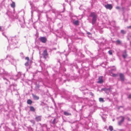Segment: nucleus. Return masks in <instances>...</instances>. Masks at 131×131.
<instances>
[{
	"label": "nucleus",
	"instance_id": "1",
	"mask_svg": "<svg viewBox=\"0 0 131 131\" xmlns=\"http://www.w3.org/2000/svg\"><path fill=\"white\" fill-rule=\"evenodd\" d=\"M58 64H59L58 67L60 68L59 70L60 73L59 74V76L62 75L61 78H59L58 79L59 80V81L63 82L64 83L67 80L69 81V78L70 77V75L69 74H68L66 75H62V72L66 71V69L64 67H60V63L59 61H58Z\"/></svg>",
	"mask_w": 131,
	"mask_h": 131
},
{
	"label": "nucleus",
	"instance_id": "2",
	"mask_svg": "<svg viewBox=\"0 0 131 131\" xmlns=\"http://www.w3.org/2000/svg\"><path fill=\"white\" fill-rule=\"evenodd\" d=\"M68 46L69 52L67 54H66L65 55L66 57L68 54L71 51L74 52L76 56L79 57L81 58H83L84 57V55L82 54L81 50H78L76 47L73 45L71 46L70 45H68Z\"/></svg>",
	"mask_w": 131,
	"mask_h": 131
},
{
	"label": "nucleus",
	"instance_id": "3",
	"mask_svg": "<svg viewBox=\"0 0 131 131\" xmlns=\"http://www.w3.org/2000/svg\"><path fill=\"white\" fill-rule=\"evenodd\" d=\"M0 75L2 76L3 78V79L5 80L9 81V79L14 80L15 79L14 78L12 73H8L7 72L5 71L3 69H2L0 68Z\"/></svg>",
	"mask_w": 131,
	"mask_h": 131
},
{
	"label": "nucleus",
	"instance_id": "4",
	"mask_svg": "<svg viewBox=\"0 0 131 131\" xmlns=\"http://www.w3.org/2000/svg\"><path fill=\"white\" fill-rule=\"evenodd\" d=\"M106 41V40H105L104 38H102L101 39H98V40L96 42L97 43H98L99 45L98 46L100 48V50L98 49V53L100 55V50L103 49V46H104V43H105Z\"/></svg>",
	"mask_w": 131,
	"mask_h": 131
},
{
	"label": "nucleus",
	"instance_id": "5",
	"mask_svg": "<svg viewBox=\"0 0 131 131\" xmlns=\"http://www.w3.org/2000/svg\"><path fill=\"white\" fill-rule=\"evenodd\" d=\"M89 17H92L91 23L93 25L96 23L97 17V15L95 12H91L89 15Z\"/></svg>",
	"mask_w": 131,
	"mask_h": 131
},
{
	"label": "nucleus",
	"instance_id": "6",
	"mask_svg": "<svg viewBox=\"0 0 131 131\" xmlns=\"http://www.w3.org/2000/svg\"><path fill=\"white\" fill-rule=\"evenodd\" d=\"M9 88L11 90V92H16V93H15L16 95L18 94V90H19L17 88V85L15 83L13 84L10 85L9 87Z\"/></svg>",
	"mask_w": 131,
	"mask_h": 131
},
{
	"label": "nucleus",
	"instance_id": "7",
	"mask_svg": "<svg viewBox=\"0 0 131 131\" xmlns=\"http://www.w3.org/2000/svg\"><path fill=\"white\" fill-rule=\"evenodd\" d=\"M5 59L8 60L9 62V63H11L12 64L15 65L16 63V61L15 60L13 57L10 55H8L6 56V57Z\"/></svg>",
	"mask_w": 131,
	"mask_h": 131
},
{
	"label": "nucleus",
	"instance_id": "8",
	"mask_svg": "<svg viewBox=\"0 0 131 131\" xmlns=\"http://www.w3.org/2000/svg\"><path fill=\"white\" fill-rule=\"evenodd\" d=\"M57 35L60 37L63 36L64 39L66 38V36H67L64 31L62 30L59 31Z\"/></svg>",
	"mask_w": 131,
	"mask_h": 131
},
{
	"label": "nucleus",
	"instance_id": "9",
	"mask_svg": "<svg viewBox=\"0 0 131 131\" xmlns=\"http://www.w3.org/2000/svg\"><path fill=\"white\" fill-rule=\"evenodd\" d=\"M29 3L31 6V8L32 9V10L31 11V16H32L33 15V11H35L37 10V8L36 7L34 6L33 4L32 3L31 1H29Z\"/></svg>",
	"mask_w": 131,
	"mask_h": 131
},
{
	"label": "nucleus",
	"instance_id": "10",
	"mask_svg": "<svg viewBox=\"0 0 131 131\" xmlns=\"http://www.w3.org/2000/svg\"><path fill=\"white\" fill-rule=\"evenodd\" d=\"M18 20L20 22L19 24L21 25L25 24V19L23 15L21 17H20L18 19Z\"/></svg>",
	"mask_w": 131,
	"mask_h": 131
},
{
	"label": "nucleus",
	"instance_id": "11",
	"mask_svg": "<svg viewBox=\"0 0 131 131\" xmlns=\"http://www.w3.org/2000/svg\"><path fill=\"white\" fill-rule=\"evenodd\" d=\"M65 39H67V43H69V44L68 45H70L71 46L72 45V40L70 37L68 36H66V38Z\"/></svg>",
	"mask_w": 131,
	"mask_h": 131
},
{
	"label": "nucleus",
	"instance_id": "12",
	"mask_svg": "<svg viewBox=\"0 0 131 131\" xmlns=\"http://www.w3.org/2000/svg\"><path fill=\"white\" fill-rule=\"evenodd\" d=\"M18 39L17 38L15 37H13L11 39V42L12 44H14L16 45L18 43Z\"/></svg>",
	"mask_w": 131,
	"mask_h": 131
},
{
	"label": "nucleus",
	"instance_id": "13",
	"mask_svg": "<svg viewBox=\"0 0 131 131\" xmlns=\"http://www.w3.org/2000/svg\"><path fill=\"white\" fill-rule=\"evenodd\" d=\"M38 125L40 126V130H43V128H47V125L46 124H44L42 125L40 123H39L38 124Z\"/></svg>",
	"mask_w": 131,
	"mask_h": 131
},
{
	"label": "nucleus",
	"instance_id": "14",
	"mask_svg": "<svg viewBox=\"0 0 131 131\" xmlns=\"http://www.w3.org/2000/svg\"><path fill=\"white\" fill-rule=\"evenodd\" d=\"M42 55L44 58H45V59H46L48 55L47 50L46 49H45L43 51L42 53Z\"/></svg>",
	"mask_w": 131,
	"mask_h": 131
},
{
	"label": "nucleus",
	"instance_id": "15",
	"mask_svg": "<svg viewBox=\"0 0 131 131\" xmlns=\"http://www.w3.org/2000/svg\"><path fill=\"white\" fill-rule=\"evenodd\" d=\"M39 39L40 41L43 43H46L47 40L46 38L44 37H40L39 38Z\"/></svg>",
	"mask_w": 131,
	"mask_h": 131
},
{
	"label": "nucleus",
	"instance_id": "16",
	"mask_svg": "<svg viewBox=\"0 0 131 131\" xmlns=\"http://www.w3.org/2000/svg\"><path fill=\"white\" fill-rule=\"evenodd\" d=\"M119 118L121 119L118 122V124L119 125H121L124 122L125 118L124 117L122 116H120Z\"/></svg>",
	"mask_w": 131,
	"mask_h": 131
},
{
	"label": "nucleus",
	"instance_id": "17",
	"mask_svg": "<svg viewBox=\"0 0 131 131\" xmlns=\"http://www.w3.org/2000/svg\"><path fill=\"white\" fill-rule=\"evenodd\" d=\"M93 102L91 100H88L85 101V103L86 105H88L90 106H91Z\"/></svg>",
	"mask_w": 131,
	"mask_h": 131
},
{
	"label": "nucleus",
	"instance_id": "18",
	"mask_svg": "<svg viewBox=\"0 0 131 131\" xmlns=\"http://www.w3.org/2000/svg\"><path fill=\"white\" fill-rule=\"evenodd\" d=\"M89 63H88L83 62L81 64V65L83 68H86L87 69V70H88L89 69Z\"/></svg>",
	"mask_w": 131,
	"mask_h": 131
},
{
	"label": "nucleus",
	"instance_id": "19",
	"mask_svg": "<svg viewBox=\"0 0 131 131\" xmlns=\"http://www.w3.org/2000/svg\"><path fill=\"white\" fill-rule=\"evenodd\" d=\"M41 116H36L35 119L36 122H39L41 121Z\"/></svg>",
	"mask_w": 131,
	"mask_h": 131
},
{
	"label": "nucleus",
	"instance_id": "20",
	"mask_svg": "<svg viewBox=\"0 0 131 131\" xmlns=\"http://www.w3.org/2000/svg\"><path fill=\"white\" fill-rule=\"evenodd\" d=\"M119 76L121 81L122 82H124L125 80L124 76V74L120 73L119 74Z\"/></svg>",
	"mask_w": 131,
	"mask_h": 131
},
{
	"label": "nucleus",
	"instance_id": "21",
	"mask_svg": "<svg viewBox=\"0 0 131 131\" xmlns=\"http://www.w3.org/2000/svg\"><path fill=\"white\" fill-rule=\"evenodd\" d=\"M104 7L107 9L111 10L112 8V6L111 4H107L104 5Z\"/></svg>",
	"mask_w": 131,
	"mask_h": 131
},
{
	"label": "nucleus",
	"instance_id": "22",
	"mask_svg": "<svg viewBox=\"0 0 131 131\" xmlns=\"http://www.w3.org/2000/svg\"><path fill=\"white\" fill-rule=\"evenodd\" d=\"M103 78L102 76L99 77L98 78V81L97 82L99 83H102L103 82Z\"/></svg>",
	"mask_w": 131,
	"mask_h": 131
},
{
	"label": "nucleus",
	"instance_id": "23",
	"mask_svg": "<svg viewBox=\"0 0 131 131\" xmlns=\"http://www.w3.org/2000/svg\"><path fill=\"white\" fill-rule=\"evenodd\" d=\"M32 95L33 98L34 100H38L39 99V97L38 96L33 94H32Z\"/></svg>",
	"mask_w": 131,
	"mask_h": 131
},
{
	"label": "nucleus",
	"instance_id": "24",
	"mask_svg": "<svg viewBox=\"0 0 131 131\" xmlns=\"http://www.w3.org/2000/svg\"><path fill=\"white\" fill-rule=\"evenodd\" d=\"M16 45H15L14 44H12V43H11L9 45V47L10 48L13 49L17 47V46H16Z\"/></svg>",
	"mask_w": 131,
	"mask_h": 131
},
{
	"label": "nucleus",
	"instance_id": "25",
	"mask_svg": "<svg viewBox=\"0 0 131 131\" xmlns=\"http://www.w3.org/2000/svg\"><path fill=\"white\" fill-rule=\"evenodd\" d=\"M58 122V119L56 118H54L52 121L51 122V123L54 124L57 123Z\"/></svg>",
	"mask_w": 131,
	"mask_h": 131
},
{
	"label": "nucleus",
	"instance_id": "26",
	"mask_svg": "<svg viewBox=\"0 0 131 131\" xmlns=\"http://www.w3.org/2000/svg\"><path fill=\"white\" fill-rule=\"evenodd\" d=\"M63 114L65 116H70L71 115V114L70 113H69L67 111H64L63 112Z\"/></svg>",
	"mask_w": 131,
	"mask_h": 131
},
{
	"label": "nucleus",
	"instance_id": "27",
	"mask_svg": "<svg viewBox=\"0 0 131 131\" xmlns=\"http://www.w3.org/2000/svg\"><path fill=\"white\" fill-rule=\"evenodd\" d=\"M127 54L126 53V50H125L124 52L123 53V54L122 55V56L125 59L126 58L127 56Z\"/></svg>",
	"mask_w": 131,
	"mask_h": 131
},
{
	"label": "nucleus",
	"instance_id": "28",
	"mask_svg": "<svg viewBox=\"0 0 131 131\" xmlns=\"http://www.w3.org/2000/svg\"><path fill=\"white\" fill-rule=\"evenodd\" d=\"M73 23L75 25H79V21L78 20L73 21Z\"/></svg>",
	"mask_w": 131,
	"mask_h": 131
},
{
	"label": "nucleus",
	"instance_id": "29",
	"mask_svg": "<svg viewBox=\"0 0 131 131\" xmlns=\"http://www.w3.org/2000/svg\"><path fill=\"white\" fill-rule=\"evenodd\" d=\"M21 76V72H18V74L16 76L17 77V79L20 78Z\"/></svg>",
	"mask_w": 131,
	"mask_h": 131
},
{
	"label": "nucleus",
	"instance_id": "30",
	"mask_svg": "<svg viewBox=\"0 0 131 131\" xmlns=\"http://www.w3.org/2000/svg\"><path fill=\"white\" fill-rule=\"evenodd\" d=\"M80 89L81 91H83L86 90H87V89L85 87L83 86L81 87L80 88Z\"/></svg>",
	"mask_w": 131,
	"mask_h": 131
},
{
	"label": "nucleus",
	"instance_id": "31",
	"mask_svg": "<svg viewBox=\"0 0 131 131\" xmlns=\"http://www.w3.org/2000/svg\"><path fill=\"white\" fill-rule=\"evenodd\" d=\"M32 101L30 99H28L27 101V103L28 104L31 105L32 103Z\"/></svg>",
	"mask_w": 131,
	"mask_h": 131
},
{
	"label": "nucleus",
	"instance_id": "32",
	"mask_svg": "<svg viewBox=\"0 0 131 131\" xmlns=\"http://www.w3.org/2000/svg\"><path fill=\"white\" fill-rule=\"evenodd\" d=\"M30 110L32 112H34L35 111V109L34 107L32 106H30Z\"/></svg>",
	"mask_w": 131,
	"mask_h": 131
},
{
	"label": "nucleus",
	"instance_id": "33",
	"mask_svg": "<svg viewBox=\"0 0 131 131\" xmlns=\"http://www.w3.org/2000/svg\"><path fill=\"white\" fill-rule=\"evenodd\" d=\"M99 100L100 102L103 103L105 102V101L102 98H100L99 99Z\"/></svg>",
	"mask_w": 131,
	"mask_h": 131
},
{
	"label": "nucleus",
	"instance_id": "34",
	"mask_svg": "<svg viewBox=\"0 0 131 131\" xmlns=\"http://www.w3.org/2000/svg\"><path fill=\"white\" fill-rule=\"evenodd\" d=\"M115 42L117 45H120L121 44V41L119 40H116Z\"/></svg>",
	"mask_w": 131,
	"mask_h": 131
},
{
	"label": "nucleus",
	"instance_id": "35",
	"mask_svg": "<svg viewBox=\"0 0 131 131\" xmlns=\"http://www.w3.org/2000/svg\"><path fill=\"white\" fill-rule=\"evenodd\" d=\"M110 89H107L106 88H104L102 89V90L104 91H109Z\"/></svg>",
	"mask_w": 131,
	"mask_h": 131
},
{
	"label": "nucleus",
	"instance_id": "36",
	"mask_svg": "<svg viewBox=\"0 0 131 131\" xmlns=\"http://www.w3.org/2000/svg\"><path fill=\"white\" fill-rule=\"evenodd\" d=\"M83 70L82 69H81L78 70V72L80 74H82L83 73Z\"/></svg>",
	"mask_w": 131,
	"mask_h": 131
},
{
	"label": "nucleus",
	"instance_id": "37",
	"mask_svg": "<svg viewBox=\"0 0 131 131\" xmlns=\"http://www.w3.org/2000/svg\"><path fill=\"white\" fill-rule=\"evenodd\" d=\"M108 128L110 131H112L113 130V126H109Z\"/></svg>",
	"mask_w": 131,
	"mask_h": 131
},
{
	"label": "nucleus",
	"instance_id": "38",
	"mask_svg": "<svg viewBox=\"0 0 131 131\" xmlns=\"http://www.w3.org/2000/svg\"><path fill=\"white\" fill-rule=\"evenodd\" d=\"M13 8H14L15 7V2H13L10 5Z\"/></svg>",
	"mask_w": 131,
	"mask_h": 131
},
{
	"label": "nucleus",
	"instance_id": "39",
	"mask_svg": "<svg viewBox=\"0 0 131 131\" xmlns=\"http://www.w3.org/2000/svg\"><path fill=\"white\" fill-rule=\"evenodd\" d=\"M30 122L31 123H32L33 125H34L35 124V122L34 120H29Z\"/></svg>",
	"mask_w": 131,
	"mask_h": 131
},
{
	"label": "nucleus",
	"instance_id": "40",
	"mask_svg": "<svg viewBox=\"0 0 131 131\" xmlns=\"http://www.w3.org/2000/svg\"><path fill=\"white\" fill-rule=\"evenodd\" d=\"M46 104L44 103L43 102H41V103L40 104V106H43L46 105Z\"/></svg>",
	"mask_w": 131,
	"mask_h": 131
},
{
	"label": "nucleus",
	"instance_id": "41",
	"mask_svg": "<svg viewBox=\"0 0 131 131\" xmlns=\"http://www.w3.org/2000/svg\"><path fill=\"white\" fill-rule=\"evenodd\" d=\"M102 118L104 122H105V121L106 117L105 116H102Z\"/></svg>",
	"mask_w": 131,
	"mask_h": 131
},
{
	"label": "nucleus",
	"instance_id": "42",
	"mask_svg": "<svg viewBox=\"0 0 131 131\" xmlns=\"http://www.w3.org/2000/svg\"><path fill=\"white\" fill-rule=\"evenodd\" d=\"M121 34H125L126 33V31L123 30H121Z\"/></svg>",
	"mask_w": 131,
	"mask_h": 131
},
{
	"label": "nucleus",
	"instance_id": "43",
	"mask_svg": "<svg viewBox=\"0 0 131 131\" xmlns=\"http://www.w3.org/2000/svg\"><path fill=\"white\" fill-rule=\"evenodd\" d=\"M91 58H92V59L93 60H97V58L96 57H92L91 56Z\"/></svg>",
	"mask_w": 131,
	"mask_h": 131
},
{
	"label": "nucleus",
	"instance_id": "44",
	"mask_svg": "<svg viewBox=\"0 0 131 131\" xmlns=\"http://www.w3.org/2000/svg\"><path fill=\"white\" fill-rule=\"evenodd\" d=\"M108 53L110 55H112V51L111 50H109Z\"/></svg>",
	"mask_w": 131,
	"mask_h": 131
},
{
	"label": "nucleus",
	"instance_id": "45",
	"mask_svg": "<svg viewBox=\"0 0 131 131\" xmlns=\"http://www.w3.org/2000/svg\"><path fill=\"white\" fill-rule=\"evenodd\" d=\"M75 64H71V66L72 67H72H73V66H74V67L75 68H77V66H75Z\"/></svg>",
	"mask_w": 131,
	"mask_h": 131
},
{
	"label": "nucleus",
	"instance_id": "46",
	"mask_svg": "<svg viewBox=\"0 0 131 131\" xmlns=\"http://www.w3.org/2000/svg\"><path fill=\"white\" fill-rule=\"evenodd\" d=\"M106 99L107 100H108L109 102H112V100L111 99H110L108 97H107L106 98Z\"/></svg>",
	"mask_w": 131,
	"mask_h": 131
},
{
	"label": "nucleus",
	"instance_id": "47",
	"mask_svg": "<svg viewBox=\"0 0 131 131\" xmlns=\"http://www.w3.org/2000/svg\"><path fill=\"white\" fill-rule=\"evenodd\" d=\"M25 65L26 66H28L29 65V63L28 62L26 63L25 64Z\"/></svg>",
	"mask_w": 131,
	"mask_h": 131
},
{
	"label": "nucleus",
	"instance_id": "48",
	"mask_svg": "<svg viewBox=\"0 0 131 131\" xmlns=\"http://www.w3.org/2000/svg\"><path fill=\"white\" fill-rule=\"evenodd\" d=\"M128 98L129 99H131V94H130L128 96Z\"/></svg>",
	"mask_w": 131,
	"mask_h": 131
},
{
	"label": "nucleus",
	"instance_id": "49",
	"mask_svg": "<svg viewBox=\"0 0 131 131\" xmlns=\"http://www.w3.org/2000/svg\"><path fill=\"white\" fill-rule=\"evenodd\" d=\"M90 95H91L92 96H93L94 95L93 94L92 92H90L89 93Z\"/></svg>",
	"mask_w": 131,
	"mask_h": 131
},
{
	"label": "nucleus",
	"instance_id": "50",
	"mask_svg": "<svg viewBox=\"0 0 131 131\" xmlns=\"http://www.w3.org/2000/svg\"><path fill=\"white\" fill-rule=\"evenodd\" d=\"M39 0H33V1L34 2H37L39 1Z\"/></svg>",
	"mask_w": 131,
	"mask_h": 131
},
{
	"label": "nucleus",
	"instance_id": "51",
	"mask_svg": "<svg viewBox=\"0 0 131 131\" xmlns=\"http://www.w3.org/2000/svg\"><path fill=\"white\" fill-rule=\"evenodd\" d=\"M117 75V74H112V76L114 77H116Z\"/></svg>",
	"mask_w": 131,
	"mask_h": 131
},
{
	"label": "nucleus",
	"instance_id": "52",
	"mask_svg": "<svg viewBox=\"0 0 131 131\" xmlns=\"http://www.w3.org/2000/svg\"><path fill=\"white\" fill-rule=\"evenodd\" d=\"M25 59L27 60H29V58L28 57H26L25 58Z\"/></svg>",
	"mask_w": 131,
	"mask_h": 131
},
{
	"label": "nucleus",
	"instance_id": "53",
	"mask_svg": "<svg viewBox=\"0 0 131 131\" xmlns=\"http://www.w3.org/2000/svg\"><path fill=\"white\" fill-rule=\"evenodd\" d=\"M127 28L128 29H131V26H127Z\"/></svg>",
	"mask_w": 131,
	"mask_h": 131
},
{
	"label": "nucleus",
	"instance_id": "54",
	"mask_svg": "<svg viewBox=\"0 0 131 131\" xmlns=\"http://www.w3.org/2000/svg\"><path fill=\"white\" fill-rule=\"evenodd\" d=\"M116 9H120V7H119V6H117L116 7Z\"/></svg>",
	"mask_w": 131,
	"mask_h": 131
},
{
	"label": "nucleus",
	"instance_id": "55",
	"mask_svg": "<svg viewBox=\"0 0 131 131\" xmlns=\"http://www.w3.org/2000/svg\"><path fill=\"white\" fill-rule=\"evenodd\" d=\"M87 33L88 35H90L91 34V33L89 32H88Z\"/></svg>",
	"mask_w": 131,
	"mask_h": 131
},
{
	"label": "nucleus",
	"instance_id": "56",
	"mask_svg": "<svg viewBox=\"0 0 131 131\" xmlns=\"http://www.w3.org/2000/svg\"><path fill=\"white\" fill-rule=\"evenodd\" d=\"M123 107V106H119L118 107V109H119L120 108H121V107Z\"/></svg>",
	"mask_w": 131,
	"mask_h": 131
},
{
	"label": "nucleus",
	"instance_id": "57",
	"mask_svg": "<svg viewBox=\"0 0 131 131\" xmlns=\"http://www.w3.org/2000/svg\"><path fill=\"white\" fill-rule=\"evenodd\" d=\"M4 61V60L3 59H1V60H0V62L1 61H2V62H3Z\"/></svg>",
	"mask_w": 131,
	"mask_h": 131
},
{
	"label": "nucleus",
	"instance_id": "58",
	"mask_svg": "<svg viewBox=\"0 0 131 131\" xmlns=\"http://www.w3.org/2000/svg\"><path fill=\"white\" fill-rule=\"evenodd\" d=\"M2 34L5 37H7L6 36L4 35V33H2Z\"/></svg>",
	"mask_w": 131,
	"mask_h": 131
},
{
	"label": "nucleus",
	"instance_id": "59",
	"mask_svg": "<svg viewBox=\"0 0 131 131\" xmlns=\"http://www.w3.org/2000/svg\"><path fill=\"white\" fill-rule=\"evenodd\" d=\"M46 17L47 18V19L48 20V15L47 14L46 15Z\"/></svg>",
	"mask_w": 131,
	"mask_h": 131
},
{
	"label": "nucleus",
	"instance_id": "60",
	"mask_svg": "<svg viewBox=\"0 0 131 131\" xmlns=\"http://www.w3.org/2000/svg\"><path fill=\"white\" fill-rule=\"evenodd\" d=\"M102 56H103V55L104 54V53L103 52H102Z\"/></svg>",
	"mask_w": 131,
	"mask_h": 131
},
{
	"label": "nucleus",
	"instance_id": "61",
	"mask_svg": "<svg viewBox=\"0 0 131 131\" xmlns=\"http://www.w3.org/2000/svg\"><path fill=\"white\" fill-rule=\"evenodd\" d=\"M2 29V28L1 26H0V31Z\"/></svg>",
	"mask_w": 131,
	"mask_h": 131
},
{
	"label": "nucleus",
	"instance_id": "62",
	"mask_svg": "<svg viewBox=\"0 0 131 131\" xmlns=\"http://www.w3.org/2000/svg\"><path fill=\"white\" fill-rule=\"evenodd\" d=\"M96 131H100V130H97Z\"/></svg>",
	"mask_w": 131,
	"mask_h": 131
},
{
	"label": "nucleus",
	"instance_id": "63",
	"mask_svg": "<svg viewBox=\"0 0 131 131\" xmlns=\"http://www.w3.org/2000/svg\"><path fill=\"white\" fill-rule=\"evenodd\" d=\"M21 13H23V14H24V12H21Z\"/></svg>",
	"mask_w": 131,
	"mask_h": 131
},
{
	"label": "nucleus",
	"instance_id": "64",
	"mask_svg": "<svg viewBox=\"0 0 131 131\" xmlns=\"http://www.w3.org/2000/svg\"><path fill=\"white\" fill-rule=\"evenodd\" d=\"M65 1L66 2H67L68 1V0H65Z\"/></svg>",
	"mask_w": 131,
	"mask_h": 131
}]
</instances>
